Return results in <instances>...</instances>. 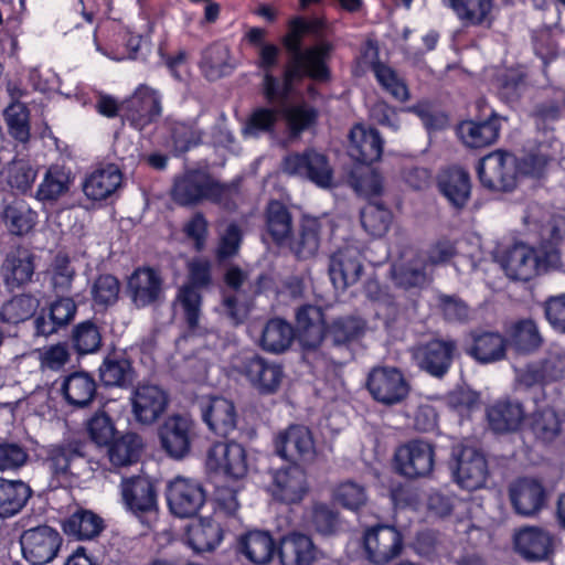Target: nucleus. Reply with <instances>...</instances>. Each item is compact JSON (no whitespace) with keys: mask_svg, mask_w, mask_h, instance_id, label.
Returning a JSON list of instances; mask_svg holds the SVG:
<instances>
[{"mask_svg":"<svg viewBox=\"0 0 565 565\" xmlns=\"http://www.w3.org/2000/svg\"><path fill=\"white\" fill-rule=\"evenodd\" d=\"M487 418L495 433L514 431L524 418V411L518 402L499 401L488 408Z\"/></svg>","mask_w":565,"mask_h":565,"instance_id":"42","label":"nucleus"},{"mask_svg":"<svg viewBox=\"0 0 565 565\" xmlns=\"http://www.w3.org/2000/svg\"><path fill=\"white\" fill-rule=\"evenodd\" d=\"M127 295L137 308L158 303L163 295V279L151 267H139L129 276Z\"/></svg>","mask_w":565,"mask_h":565,"instance_id":"22","label":"nucleus"},{"mask_svg":"<svg viewBox=\"0 0 565 565\" xmlns=\"http://www.w3.org/2000/svg\"><path fill=\"white\" fill-rule=\"evenodd\" d=\"M383 152V139L376 129L355 126L350 132V157L370 166L377 161Z\"/></svg>","mask_w":565,"mask_h":565,"instance_id":"33","label":"nucleus"},{"mask_svg":"<svg viewBox=\"0 0 565 565\" xmlns=\"http://www.w3.org/2000/svg\"><path fill=\"white\" fill-rule=\"evenodd\" d=\"M3 115L9 134L22 143L28 142L30 139V111L26 105L19 100L11 102Z\"/></svg>","mask_w":565,"mask_h":565,"instance_id":"58","label":"nucleus"},{"mask_svg":"<svg viewBox=\"0 0 565 565\" xmlns=\"http://www.w3.org/2000/svg\"><path fill=\"white\" fill-rule=\"evenodd\" d=\"M141 447V438L135 433H127L109 446V460L115 467L130 466L139 459Z\"/></svg>","mask_w":565,"mask_h":565,"instance_id":"51","label":"nucleus"},{"mask_svg":"<svg viewBox=\"0 0 565 565\" xmlns=\"http://www.w3.org/2000/svg\"><path fill=\"white\" fill-rule=\"evenodd\" d=\"M86 430L90 440L98 446L109 445L116 434L111 417L103 409L95 412L87 420Z\"/></svg>","mask_w":565,"mask_h":565,"instance_id":"61","label":"nucleus"},{"mask_svg":"<svg viewBox=\"0 0 565 565\" xmlns=\"http://www.w3.org/2000/svg\"><path fill=\"white\" fill-rule=\"evenodd\" d=\"M328 273L335 289L355 285L363 273L362 253L354 244H344L329 257Z\"/></svg>","mask_w":565,"mask_h":565,"instance_id":"17","label":"nucleus"},{"mask_svg":"<svg viewBox=\"0 0 565 565\" xmlns=\"http://www.w3.org/2000/svg\"><path fill=\"white\" fill-rule=\"evenodd\" d=\"M471 345L467 354L481 364L501 361L507 354V340L497 331L475 330L470 332Z\"/></svg>","mask_w":565,"mask_h":565,"instance_id":"30","label":"nucleus"},{"mask_svg":"<svg viewBox=\"0 0 565 565\" xmlns=\"http://www.w3.org/2000/svg\"><path fill=\"white\" fill-rule=\"evenodd\" d=\"M70 172L63 167H50L35 192V199L43 204H53L64 196L71 188Z\"/></svg>","mask_w":565,"mask_h":565,"instance_id":"41","label":"nucleus"},{"mask_svg":"<svg viewBox=\"0 0 565 565\" xmlns=\"http://www.w3.org/2000/svg\"><path fill=\"white\" fill-rule=\"evenodd\" d=\"M206 468L232 479H241L248 470L245 448L235 441L213 444L206 454Z\"/></svg>","mask_w":565,"mask_h":565,"instance_id":"15","label":"nucleus"},{"mask_svg":"<svg viewBox=\"0 0 565 565\" xmlns=\"http://www.w3.org/2000/svg\"><path fill=\"white\" fill-rule=\"evenodd\" d=\"M3 221L14 235H23L32 230L36 213L23 201H14L3 211Z\"/></svg>","mask_w":565,"mask_h":565,"instance_id":"56","label":"nucleus"},{"mask_svg":"<svg viewBox=\"0 0 565 565\" xmlns=\"http://www.w3.org/2000/svg\"><path fill=\"white\" fill-rule=\"evenodd\" d=\"M237 548L252 563L267 564L275 553V542L269 532L254 530L239 536Z\"/></svg>","mask_w":565,"mask_h":565,"instance_id":"40","label":"nucleus"},{"mask_svg":"<svg viewBox=\"0 0 565 565\" xmlns=\"http://www.w3.org/2000/svg\"><path fill=\"white\" fill-rule=\"evenodd\" d=\"M361 224L371 236L381 237L390 228L391 211L379 201H370L360 213Z\"/></svg>","mask_w":565,"mask_h":565,"instance_id":"54","label":"nucleus"},{"mask_svg":"<svg viewBox=\"0 0 565 565\" xmlns=\"http://www.w3.org/2000/svg\"><path fill=\"white\" fill-rule=\"evenodd\" d=\"M159 437L163 450L171 458L183 459L190 454L195 438L194 423L181 415L170 416L160 427Z\"/></svg>","mask_w":565,"mask_h":565,"instance_id":"20","label":"nucleus"},{"mask_svg":"<svg viewBox=\"0 0 565 565\" xmlns=\"http://www.w3.org/2000/svg\"><path fill=\"white\" fill-rule=\"evenodd\" d=\"M321 230V220L317 217H303L299 235L290 245L291 252L298 259L306 260L317 255L320 247Z\"/></svg>","mask_w":565,"mask_h":565,"instance_id":"44","label":"nucleus"},{"mask_svg":"<svg viewBox=\"0 0 565 565\" xmlns=\"http://www.w3.org/2000/svg\"><path fill=\"white\" fill-rule=\"evenodd\" d=\"M280 169L287 175L309 180L321 189H329L333 184V170L328 158L313 149L287 154Z\"/></svg>","mask_w":565,"mask_h":565,"instance_id":"5","label":"nucleus"},{"mask_svg":"<svg viewBox=\"0 0 565 565\" xmlns=\"http://www.w3.org/2000/svg\"><path fill=\"white\" fill-rule=\"evenodd\" d=\"M515 550L529 561H541L552 552V536L539 527H525L514 536Z\"/></svg>","mask_w":565,"mask_h":565,"instance_id":"37","label":"nucleus"},{"mask_svg":"<svg viewBox=\"0 0 565 565\" xmlns=\"http://www.w3.org/2000/svg\"><path fill=\"white\" fill-rule=\"evenodd\" d=\"M366 387L372 397L386 406L403 402L411 390L401 370L392 366H376L371 370Z\"/></svg>","mask_w":565,"mask_h":565,"instance_id":"8","label":"nucleus"},{"mask_svg":"<svg viewBox=\"0 0 565 565\" xmlns=\"http://www.w3.org/2000/svg\"><path fill=\"white\" fill-rule=\"evenodd\" d=\"M203 422L215 435L226 437L237 427L238 415L234 403L224 397H209L200 402Z\"/></svg>","mask_w":565,"mask_h":565,"instance_id":"23","label":"nucleus"},{"mask_svg":"<svg viewBox=\"0 0 565 565\" xmlns=\"http://www.w3.org/2000/svg\"><path fill=\"white\" fill-rule=\"evenodd\" d=\"M333 499L347 510L359 511L365 507L369 497L364 484L354 480H345L334 488Z\"/></svg>","mask_w":565,"mask_h":565,"instance_id":"59","label":"nucleus"},{"mask_svg":"<svg viewBox=\"0 0 565 565\" xmlns=\"http://www.w3.org/2000/svg\"><path fill=\"white\" fill-rule=\"evenodd\" d=\"M458 355V342L452 338H434L413 349L418 367L436 379H443Z\"/></svg>","mask_w":565,"mask_h":565,"instance_id":"7","label":"nucleus"},{"mask_svg":"<svg viewBox=\"0 0 565 565\" xmlns=\"http://www.w3.org/2000/svg\"><path fill=\"white\" fill-rule=\"evenodd\" d=\"M395 463L397 472L408 479L427 477L435 463L434 447L425 440H411L396 450Z\"/></svg>","mask_w":565,"mask_h":565,"instance_id":"12","label":"nucleus"},{"mask_svg":"<svg viewBox=\"0 0 565 565\" xmlns=\"http://www.w3.org/2000/svg\"><path fill=\"white\" fill-rule=\"evenodd\" d=\"M275 451L294 465L311 461L316 455L311 430L303 425L288 426L275 437Z\"/></svg>","mask_w":565,"mask_h":565,"instance_id":"14","label":"nucleus"},{"mask_svg":"<svg viewBox=\"0 0 565 565\" xmlns=\"http://www.w3.org/2000/svg\"><path fill=\"white\" fill-rule=\"evenodd\" d=\"M39 307V300L31 295H18L6 301L0 308V321L19 324L30 319Z\"/></svg>","mask_w":565,"mask_h":565,"instance_id":"53","label":"nucleus"},{"mask_svg":"<svg viewBox=\"0 0 565 565\" xmlns=\"http://www.w3.org/2000/svg\"><path fill=\"white\" fill-rule=\"evenodd\" d=\"M266 227L275 243L282 244L292 233V216L288 209L278 201L268 204L266 212Z\"/></svg>","mask_w":565,"mask_h":565,"instance_id":"48","label":"nucleus"},{"mask_svg":"<svg viewBox=\"0 0 565 565\" xmlns=\"http://www.w3.org/2000/svg\"><path fill=\"white\" fill-rule=\"evenodd\" d=\"M372 71L379 84L396 100L405 102L409 98V92L406 84L397 75V73L390 66L375 62L372 65Z\"/></svg>","mask_w":565,"mask_h":565,"instance_id":"60","label":"nucleus"},{"mask_svg":"<svg viewBox=\"0 0 565 565\" xmlns=\"http://www.w3.org/2000/svg\"><path fill=\"white\" fill-rule=\"evenodd\" d=\"M516 158L512 153L501 150L487 154L478 164L481 184L493 191H512L516 185Z\"/></svg>","mask_w":565,"mask_h":565,"instance_id":"6","label":"nucleus"},{"mask_svg":"<svg viewBox=\"0 0 565 565\" xmlns=\"http://www.w3.org/2000/svg\"><path fill=\"white\" fill-rule=\"evenodd\" d=\"M294 338L292 326L284 319L274 318L264 326L259 345L266 352L279 354L289 349Z\"/></svg>","mask_w":565,"mask_h":565,"instance_id":"43","label":"nucleus"},{"mask_svg":"<svg viewBox=\"0 0 565 565\" xmlns=\"http://www.w3.org/2000/svg\"><path fill=\"white\" fill-rule=\"evenodd\" d=\"M96 382L86 372H73L64 377L61 393L65 401L75 407H85L92 403L96 394Z\"/></svg>","mask_w":565,"mask_h":565,"instance_id":"39","label":"nucleus"},{"mask_svg":"<svg viewBox=\"0 0 565 565\" xmlns=\"http://www.w3.org/2000/svg\"><path fill=\"white\" fill-rule=\"evenodd\" d=\"M72 345L79 355L92 354L102 345V334L98 327L90 320L76 324L72 330Z\"/></svg>","mask_w":565,"mask_h":565,"instance_id":"57","label":"nucleus"},{"mask_svg":"<svg viewBox=\"0 0 565 565\" xmlns=\"http://www.w3.org/2000/svg\"><path fill=\"white\" fill-rule=\"evenodd\" d=\"M122 182L120 169L109 163L92 172L83 183L85 195L94 201L105 200L110 196Z\"/></svg>","mask_w":565,"mask_h":565,"instance_id":"36","label":"nucleus"},{"mask_svg":"<svg viewBox=\"0 0 565 565\" xmlns=\"http://www.w3.org/2000/svg\"><path fill=\"white\" fill-rule=\"evenodd\" d=\"M510 499L519 514L530 516L543 508L546 492L541 482L523 478L510 487Z\"/></svg>","mask_w":565,"mask_h":565,"instance_id":"32","label":"nucleus"},{"mask_svg":"<svg viewBox=\"0 0 565 565\" xmlns=\"http://www.w3.org/2000/svg\"><path fill=\"white\" fill-rule=\"evenodd\" d=\"M365 331V322L358 317H341L326 326L323 331L324 345L343 351L351 356L350 345L359 340Z\"/></svg>","mask_w":565,"mask_h":565,"instance_id":"28","label":"nucleus"},{"mask_svg":"<svg viewBox=\"0 0 565 565\" xmlns=\"http://www.w3.org/2000/svg\"><path fill=\"white\" fill-rule=\"evenodd\" d=\"M232 188L200 169L186 170L173 180L171 199L180 206H195L203 201L221 203L228 199Z\"/></svg>","mask_w":565,"mask_h":565,"instance_id":"2","label":"nucleus"},{"mask_svg":"<svg viewBox=\"0 0 565 565\" xmlns=\"http://www.w3.org/2000/svg\"><path fill=\"white\" fill-rule=\"evenodd\" d=\"M81 440H66L45 448L43 463L50 473L51 483L56 487H78L89 480L95 468Z\"/></svg>","mask_w":565,"mask_h":565,"instance_id":"1","label":"nucleus"},{"mask_svg":"<svg viewBox=\"0 0 565 565\" xmlns=\"http://www.w3.org/2000/svg\"><path fill=\"white\" fill-rule=\"evenodd\" d=\"M38 171L26 161H12L6 169L8 184L22 193L31 189Z\"/></svg>","mask_w":565,"mask_h":565,"instance_id":"63","label":"nucleus"},{"mask_svg":"<svg viewBox=\"0 0 565 565\" xmlns=\"http://www.w3.org/2000/svg\"><path fill=\"white\" fill-rule=\"evenodd\" d=\"M98 373L100 382L106 387L128 388L137 376L130 359L118 352L104 358Z\"/></svg>","mask_w":565,"mask_h":565,"instance_id":"34","label":"nucleus"},{"mask_svg":"<svg viewBox=\"0 0 565 565\" xmlns=\"http://www.w3.org/2000/svg\"><path fill=\"white\" fill-rule=\"evenodd\" d=\"M501 264L510 279L522 281L530 280L547 268L543 254L522 243L509 248Z\"/></svg>","mask_w":565,"mask_h":565,"instance_id":"19","label":"nucleus"},{"mask_svg":"<svg viewBox=\"0 0 565 565\" xmlns=\"http://www.w3.org/2000/svg\"><path fill=\"white\" fill-rule=\"evenodd\" d=\"M34 269L33 254L24 247H17L7 253L0 267V275L6 287L13 290L29 284Z\"/></svg>","mask_w":565,"mask_h":565,"instance_id":"27","label":"nucleus"},{"mask_svg":"<svg viewBox=\"0 0 565 565\" xmlns=\"http://www.w3.org/2000/svg\"><path fill=\"white\" fill-rule=\"evenodd\" d=\"M238 371L262 394L275 393L279 388L284 376L280 364L254 352L242 358Z\"/></svg>","mask_w":565,"mask_h":565,"instance_id":"16","label":"nucleus"},{"mask_svg":"<svg viewBox=\"0 0 565 565\" xmlns=\"http://www.w3.org/2000/svg\"><path fill=\"white\" fill-rule=\"evenodd\" d=\"M443 3L461 21L473 25L482 24L493 7V0H443Z\"/></svg>","mask_w":565,"mask_h":565,"instance_id":"55","label":"nucleus"},{"mask_svg":"<svg viewBox=\"0 0 565 565\" xmlns=\"http://www.w3.org/2000/svg\"><path fill=\"white\" fill-rule=\"evenodd\" d=\"M278 555L282 565H310L316 558V548L309 536L292 533L281 539Z\"/></svg>","mask_w":565,"mask_h":565,"instance_id":"38","label":"nucleus"},{"mask_svg":"<svg viewBox=\"0 0 565 565\" xmlns=\"http://www.w3.org/2000/svg\"><path fill=\"white\" fill-rule=\"evenodd\" d=\"M296 322L305 353L315 352L322 344L326 328L321 308L312 305L299 307L296 312Z\"/></svg>","mask_w":565,"mask_h":565,"instance_id":"29","label":"nucleus"},{"mask_svg":"<svg viewBox=\"0 0 565 565\" xmlns=\"http://www.w3.org/2000/svg\"><path fill=\"white\" fill-rule=\"evenodd\" d=\"M103 530V520L88 510H78L64 523V531L78 540H90Z\"/></svg>","mask_w":565,"mask_h":565,"instance_id":"52","label":"nucleus"},{"mask_svg":"<svg viewBox=\"0 0 565 565\" xmlns=\"http://www.w3.org/2000/svg\"><path fill=\"white\" fill-rule=\"evenodd\" d=\"M273 480L274 499L286 504L299 503L309 490L306 471L299 465L277 470Z\"/></svg>","mask_w":565,"mask_h":565,"instance_id":"24","label":"nucleus"},{"mask_svg":"<svg viewBox=\"0 0 565 565\" xmlns=\"http://www.w3.org/2000/svg\"><path fill=\"white\" fill-rule=\"evenodd\" d=\"M211 263L206 259L196 258L188 264V282L183 285L177 295L185 322L191 331L200 329L202 297L200 288L211 284Z\"/></svg>","mask_w":565,"mask_h":565,"instance_id":"4","label":"nucleus"},{"mask_svg":"<svg viewBox=\"0 0 565 565\" xmlns=\"http://www.w3.org/2000/svg\"><path fill=\"white\" fill-rule=\"evenodd\" d=\"M161 114L160 94L146 85H140L125 104V118L138 130L157 121Z\"/></svg>","mask_w":565,"mask_h":565,"instance_id":"21","label":"nucleus"},{"mask_svg":"<svg viewBox=\"0 0 565 565\" xmlns=\"http://www.w3.org/2000/svg\"><path fill=\"white\" fill-rule=\"evenodd\" d=\"M450 468L456 482L469 491L482 488L489 475L484 456L467 446L454 447Z\"/></svg>","mask_w":565,"mask_h":565,"instance_id":"10","label":"nucleus"},{"mask_svg":"<svg viewBox=\"0 0 565 565\" xmlns=\"http://www.w3.org/2000/svg\"><path fill=\"white\" fill-rule=\"evenodd\" d=\"M62 541L55 529L40 525L24 531L19 543L25 562L30 565H44L56 557Z\"/></svg>","mask_w":565,"mask_h":565,"instance_id":"11","label":"nucleus"},{"mask_svg":"<svg viewBox=\"0 0 565 565\" xmlns=\"http://www.w3.org/2000/svg\"><path fill=\"white\" fill-rule=\"evenodd\" d=\"M438 188L454 207L462 209L470 199V175L460 167H450L439 175Z\"/></svg>","mask_w":565,"mask_h":565,"instance_id":"35","label":"nucleus"},{"mask_svg":"<svg viewBox=\"0 0 565 565\" xmlns=\"http://www.w3.org/2000/svg\"><path fill=\"white\" fill-rule=\"evenodd\" d=\"M562 423L558 413L550 407L537 409L530 417L531 431L543 443H551L559 436Z\"/></svg>","mask_w":565,"mask_h":565,"instance_id":"49","label":"nucleus"},{"mask_svg":"<svg viewBox=\"0 0 565 565\" xmlns=\"http://www.w3.org/2000/svg\"><path fill=\"white\" fill-rule=\"evenodd\" d=\"M366 558L375 565H386L402 554L404 541L394 525L376 524L364 532Z\"/></svg>","mask_w":565,"mask_h":565,"instance_id":"9","label":"nucleus"},{"mask_svg":"<svg viewBox=\"0 0 565 565\" xmlns=\"http://www.w3.org/2000/svg\"><path fill=\"white\" fill-rule=\"evenodd\" d=\"M305 77H309V74L287 65L284 67L281 81L274 76L271 72H266L262 82L263 95L269 104L285 106L295 89V85Z\"/></svg>","mask_w":565,"mask_h":565,"instance_id":"31","label":"nucleus"},{"mask_svg":"<svg viewBox=\"0 0 565 565\" xmlns=\"http://www.w3.org/2000/svg\"><path fill=\"white\" fill-rule=\"evenodd\" d=\"M501 119H503V117L495 111H492L487 119L481 121H461L457 126V136L466 147L471 149H480L491 146L499 138Z\"/></svg>","mask_w":565,"mask_h":565,"instance_id":"25","label":"nucleus"},{"mask_svg":"<svg viewBox=\"0 0 565 565\" xmlns=\"http://www.w3.org/2000/svg\"><path fill=\"white\" fill-rule=\"evenodd\" d=\"M510 343L519 353H533L543 344V337L536 322L532 319H522L514 322L510 329Z\"/></svg>","mask_w":565,"mask_h":565,"instance_id":"47","label":"nucleus"},{"mask_svg":"<svg viewBox=\"0 0 565 565\" xmlns=\"http://www.w3.org/2000/svg\"><path fill=\"white\" fill-rule=\"evenodd\" d=\"M120 492L125 507L135 515L149 513L157 509V491L153 483L147 478L124 479Z\"/></svg>","mask_w":565,"mask_h":565,"instance_id":"26","label":"nucleus"},{"mask_svg":"<svg viewBox=\"0 0 565 565\" xmlns=\"http://www.w3.org/2000/svg\"><path fill=\"white\" fill-rule=\"evenodd\" d=\"M131 412L135 419L142 425L156 423L166 412L168 394L156 384L139 383L130 395Z\"/></svg>","mask_w":565,"mask_h":565,"instance_id":"18","label":"nucleus"},{"mask_svg":"<svg viewBox=\"0 0 565 565\" xmlns=\"http://www.w3.org/2000/svg\"><path fill=\"white\" fill-rule=\"evenodd\" d=\"M201 68L210 79H217L232 73L234 65L230 63V50L226 45L215 43L202 54Z\"/></svg>","mask_w":565,"mask_h":565,"instance_id":"50","label":"nucleus"},{"mask_svg":"<svg viewBox=\"0 0 565 565\" xmlns=\"http://www.w3.org/2000/svg\"><path fill=\"white\" fill-rule=\"evenodd\" d=\"M302 18H297L290 23L289 32L284 38V45L289 53L287 66L297 68L309 74V78L317 82H327L330 78V71L327 66V58L331 46L320 44L301 50Z\"/></svg>","mask_w":565,"mask_h":565,"instance_id":"3","label":"nucleus"},{"mask_svg":"<svg viewBox=\"0 0 565 565\" xmlns=\"http://www.w3.org/2000/svg\"><path fill=\"white\" fill-rule=\"evenodd\" d=\"M167 501L170 511L178 518H192L205 502V492L195 480L177 477L167 488Z\"/></svg>","mask_w":565,"mask_h":565,"instance_id":"13","label":"nucleus"},{"mask_svg":"<svg viewBox=\"0 0 565 565\" xmlns=\"http://www.w3.org/2000/svg\"><path fill=\"white\" fill-rule=\"evenodd\" d=\"M31 495L30 487L20 480L0 479V516L18 513Z\"/></svg>","mask_w":565,"mask_h":565,"instance_id":"46","label":"nucleus"},{"mask_svg":"<svg viewBox=\"0 0 565 565\" xmlns=\"http://www.w3.org/2000/svg\"><path fill=\"white\" fill-rule=\"evenodd\" d=\"M224 530L218 521L200 520L188 529V543L198 553L213 551L222 541Z\"/></svg>","mask_w":565,"mask_h":565,"instance_id":"45","label":"nucleus"},{"mask_svg":"<svg viewBox=\"0 0 565 565\" xmlns=\"http://www.w3.org/2000/svg\"><path fill=\"white\" fill-rule=\"evenodd\" d=\"M278 118V113L271 108H256L246 121L243 134L246 137L257 138L262 134L271 132Z\"/></svg>","mask_w":565,"mask_h":565,"instance_id":"64","label":"nucleus"},{"mask_svg":"<svg viewBox=\"0 0 565 565\" xmlns=\"http://www.w3.org/2000/svg\"><path fill=\"white\" fill-rule=\"evenodd\" d=\"M437 308L448 322L466 323L471 318V309L456 295L439 294L437 296Z\"/></svg>","mask_w":565,"mask_h":565,"instance_id":"62","label":"nucleus"}]
</instances>
